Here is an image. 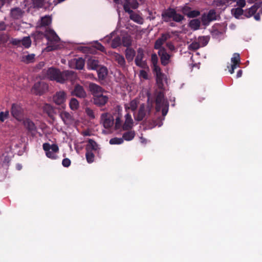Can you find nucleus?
<instances>
[{
	"mask_svg": "<svg viewBox=\"0 0 262 262\" xmlns=\"http://www.w3.org/2000/svg\"><path fill=\"white\" fill-rule=\"evenodd\" d=\"M45 77L51 80H55L57 82L63 83L66 80L70 78L71 76H74V73L72 71H65L61 72L58 70L50 68L43 71Z\"/></svg>",
	"mask_w": 262,
	"mask_h": 262,
	"instance_id": "obj_1",
	"label": "nucleus"
},
{
	"mask_svg": "<svg viewBox=\"0 0 262 262\" xmlns=\"http://www.w3.org/2000/svg\"><path fill=\"white\" fill-rule=\"evenodd\" d=\"M158 61V56L156 54L151 55V62L153 70L156 76L157 84L160 89H164L166 83V78L164 74L161 72L160 67L157 65Z\"/></svg>",
	"mask_w": 262,
	"mask_h": 262,
	"instance_id": "obj_2",
	"label": "nucleus"
},
{
	"mask_svg": "<svg viewBox=\"0 0 262 262\" xmlns=\"http://www.w3.org/2000/svg\"><path fill=\"white\" fill-rule=\"evenodd\" d=\"M45 36L48 40V46L45 49L47 52L57 49L59 47L60 38L54 30L48 29L46 31Z\"/></svg>",
	"mask_w": 262,
	"mask_h": 262,
	"instance_id": "obj_3",
	"label": "nucleus"
},
{
	"mask_svg": "<svg viewBox=\"0 0 262 262\" xmlns=\"http://www.w3.org/2000/svg\"><path fill=\"white\" fill-rule=\"evenodd\" d=\"M162 19L166 22L173 20L176 22H180L184 19L183 16L177 13L173 9H168L163 11L162 13Z\"/></svg>",
	"mask_w": 262,
	"mask_h": 262,
	"instance_id": "obj_4",
	"label": "nucleus"
},
{
	"mask_svg": "<svg viewBox=\"0 0 262 262\" xmlns=\"http://www.w3.org/2000/svg\"><path fill=\"white\" fill-rule=\"evenodd\" d=\"M168 103L164 98L163 94L160 92L156 97V110L157 111L162 110V115H166L168 111Z\"/></svg>",
	"mask_w": 262,
	"mask_h": 262,
	"instance_id": "obj_5",
	"label": "nucleus"
},
{
	"mask_svg": "<svg viewBox=\"0 0 262 262\" xmlns=\"http://www.w3.org/2000/svg\"><path fill=\"white\" fill-rule=\"evenodd\" d=\"M151 108L152 104L149 103L147 105L141 104L138 111L134 113L135 119L137 121L142 120L149 114Z\"/></svg>",
	"mask_w": 262,
	"mask_h": 262,
	"instance_id": "obj_6",
	"label": "nucleus"
},
{
	"mask_svg": "<svg viewBox=\"0 0 262 262\" xmlns=\"http://www.w3.org/2000/svg\"><path fill=\"white\" fill-rule=\"evenodd\" d=\"M43 149L46 152V156L51 159L55 160L58 158L59 148L56 144H50L44 143L42 145Z\"/></svg>",
	"mask_w": 262,
	"mask_h": 262,
	"instance_id": "obj_7",
	"label": "nucleus"
},
{
	"mask_svg": "<svg viewBox=\"0 0 262 262\" xmlns=\"http://www.w3.org/2000/svg\"><path fill=\"white\" fill-rule=\"evenodd\" d=\"M257 11H258V13L254 15V18L256 20H259L260 19L259 14L262 13V8L260 7V6L257 4L254 5L249 9L245 10L244 15L247 17H250L253 15Z\"/></svg>",
	"mask_w": 262,
	"mask_h": 262,
	"instance_id": "obj_8",
	"label": "nucleus"
},
{
	"mask_svg": "<svg viewBox=\"0 0 262 262\" xmlns=\"http://www.w3.org/2000/svg\"><path fill=\"white\" fill-rule=\"evenodd\" d=\"M67 99V93L63 91H60L56 93L54 95L53 100L57 105H61L62 107H66L65 102Z\"/></svg>",
	"mask_w": 262,
	"mask_h": 262,
	"instance_id": "obj_9",
	"label": "nucleus"
},
{
	"mask_svg": "<svg viewBox=\"0 0 262 262\" xmlns=\"http://www.w3.org/2000/svg\"><path fill=\"white\" fill-rule=\"evenodd\" d=\"M111 40H112L111 46L113 48H117L121 45V38L118 35H116L115 32H113L110 35L105 37L103 39V41L108 43Z\"/></svg>",
	"mask_w": 262,
	"mask_h": 262,
	"instance_id": "obj_10",
	"label": "nucleus"
},
{
	"mask_svg": "<svg viewBox=\"0 0 262 262\" xmlns=\"http://www.w3.org/2000/svg\"><path fill=\"white\" fill-rule=\"evenodd\" d=\"M232 2H236L238 8H242L246 5L245 0H214L213 5L216 6L226 5V4H231Z\"/></svg>",
	"mask_w": 262,
	"mask_h": 262,
	"instance_id": "obj_11",
	"label": "nucleus"
},
{
	"mask_svg": "<svg viewBox=\"0 0 262 262\" xmlns=\"http://www.w3.org/2000/svg\"><path fill=\"white\" fill-rule=\"evenodd\" d=\"M101 123L104 128L109 129L114 124V118L111 114L103 113L101 116Z\"/></svg>",
	"mask_w": 262,
	"mask_h": 262,
	"instance_id": "obj_12",
	"label": "nucleus"
},
{
	"mask_svg": "<svg viewBox=\"0 0 262 262\" xmlns=\"http://www.w3.org/2000/svg\"><path fill=\"white\" fill-rule=\"evenodd\" d=\"M231 64L230 67L228 66L227 68L229 69V72L231 74H232L234 70L239 67L241 63V58L239 54L238 53H234L231 59Z\"/></svg>",
	"mask_w": 262,
	"mask_h": 262,
	"instance_id": "obj_13",
	"label": "nucleus"
},
{
	"mask_svg": "<svg viewBox=\"0 0 262 262\" xmlns=\"http://www.w3.org/2000/svg\"><path fill=\"white\" fill-rule=\"evenodd\" d=\"M93 98L94 104L99 106L104 105L108 100V96L104 94V92Z\"/></svg>",
	"mask_w": 262,
	"mask_h": 262,
	"instance_id": "obj_14",
	"label": "nucleus"
},
{
	"mask_svg": "<svg viewBox=\"0 0 262 262\" xmlns=\"http://www.w3.org/2000/svg\"><path fill=\"white\" fill-rule=\"evenodd\" d=\"M12 43L15 45L22 46L26 48H28L31 45V40L30 37H25L23 39L15 38L13 39Z\"/></svg>",
	"mask_w": 262,
	"mask_h": 262,
	"instance_id": "obj_15",
	"label": "nucleus"
},
{
	"mask_svg": "<svg viewBox=\"0 0 262 262\" xmlns=\"http://www.w3.org/2000/svg\"><path fill=\"white\" fill-rule=\"evenodd\" d=\"M23 109L19 105L13 104L11 108V114L12 116L18 120L21 118Z\"/></svg>",
	"mask_w": 262,
	"mask_h": 262,
	"instance_id": "obj_16",
	"label": "nucleus"
},
{
	"mask_svg": "<svg viewBox=\"0 0 262 262\" xmlns=\"http://www.w3.org/2000/svg\"><path fill=\"white\" fill-rule=\"evenodd\" d=\"M87 68L89 70H96L99 68V61L94 57H90L87 60Z\"/></svg>",
	"mask_w": 262,
	"mask_h": 262,
	"instance_id": "obj_17",
	"label": "nucleus"
},
{
	"mask_svg": "<svg viewBox=\"0 0 262 262\" xmlns=\"http://www.w3.org/2000/svg\"><path fill=\"white\" fill-rule=\"evenodd\" d=\"M216 17V13L213 10L209 11L207 14H204L202 17V21L204 25H207L210 21L215 20Z\"/></svg>",
	"mask_w": 262,
	"mask_h": 262,
	"instance_id": "obj_18",
	"label": "nucleus"
},
{
	"mask_svg": "<svg viewBox=\"0 0 262 262\" xmlns=\"http://www.w3.org/2000/svg\"><path fill=\"white\" fill-rule=\"evenodd\" d=\"M71 94L79 98H84L86 96V93L83 87L79 84L75 85L74 90L71 92Z\"/></svg>",
	"mask_w": 262,
	"mask_h": 262,
	"instance_id": "obj_19",
	"label": "nucleus"
},
{
	"mask_svg": "<svg viewBox=\"0 0 262 262\" xmlns=\"http://www.w3.org/2000/svg\"><path fill=\"white\" fill-rule=\"evenodd\" d=\"M47 88L46 84L43 82H37L34 85L32 89V92L37 95H40L45 91Z\"/></svg>",
	"mask_w": 262,
	"mask_h": 262,
	"instance_id": "obj_20",
	"label": "nucleus"
},
{
	"mask_svg": "<svg viewBox=\"0 0 262 262\" xmlns=\"http://www.w3.org/2000/svg\"><path fill=\"white\" fill-rule=\"evenodd\" d=\"M124 9L126 12H131L130 8L136 9L138 7V3L136 0H124Z\"/></svg>",
	"mask_w": 262,
	"mask_h": 262,
	"instance_id": "obj_21",
	"label": "nucleus"
},
{
	"mask_svg": "<svg viewBox=\"0 0 262 262\" xmlns=\"http://www.w3.org/2000/svg\"><path fill=\"white\" fill-rule=\"evenodd\" d=\"M84 66V60L82 58H75L70 63V67L76 69L81 70Z\"/></svg>",
	"mask_w": 262,
	"mask_h": 262,
	"instance_id": "obj_22",
	"label": "nucleus"
},
{
	"mask_svg": "<svg viewBox=\"0 0 262 262\" xmlns=\"http://www.w3.org/2000/svg\"><path fill=\"white\" fill-rule=\"evenodd\" d=\"M60 116L62 121L66 124H71L74 122L72 116L69 113L67 112H61L60 113Z\"/></svg>",
	"mask_w": 262,
	"mask_h": 262,
	"instance_id": "obj_23",
	"label": "nucleus"
},
{
	"mask_svg": "<svg viewBox=\"0 0 262 262\" xmlns=\"http://www.w3.org/2000/svg\"><path fill=\"white\" fill-rule=\"evenodd\" d=\"M89 90L93 95V97L103 92V90L99 85L94 83L89 84Z\"/></svg>",
	"mask_w": 262,
	"mask_h": 262,
	"instance_id": "obj_24",
	"label": "nucleus"
},
{
	"mask_svg": "<svg viewBox=\"0 0 262 262\" xmlns=\"http://www.w3.org/2000/svg\"><path fill=\"white\" fill-rule=\"evenodd\" d=\"M143 57V52L142 50H139L138 51L137 56L135 59V62L137 66L142 68H146L147 67V65L146 62L142 60Z\"/></svg>",
	"mask_w": 262,
	"mask_h": 262,
	"instance_id": "obj_25",
	"label": "nucleus"
},
{
	"mask_svg": "<svg viewBox=\"0 0 262 262\" xmlns=\"http://www.w3.org/2000/svg\"><path fill=\"white\" fill-rule=\"evenodd\" d=\"M158 53L161 57L162 64L163 65L167 64L169 61L170 55L166 52L164 49L159 50Z\"/></svg>",
	"mask_w": 262,
	"mask_h": 262,
	"instance_id": "obj_26",
	"label": "nucleus"
},
{
	"mask_svg": "<svg viewBox=\"0 0 262 262\" xmlns=\"http://www.w3.org/2000/svg\"><path fill=\"white\" fill-rule=\"evenodd\" d=\"M125 122L123 125L122 127L124 130H128L133 126L134 121L130 115L128 113L125 115Z\"/></svg>",
	"mask_w": 262,
	"mask_h": 262,
	"instance_id": "obj_27",
	"label": "nucleus"
},
{
	"mask_svg": "<svg viewBox=\"0 0 262 262\" xmlns=\"http://www.w3.org/2000/svg\"><path fill=\"white\" fill-rule=\"evenodd\" d=\"M169 35L168 34H163L162 36L156 41L155 48L156 49H161L162 45L168 39Z\"/></svg>",
	"mask_w": 262,
	"mask_h": 262,
	"instance_id": "obj_28",
	"label": "nucleus"
},
{
	"mask_svg": "<svg viewBox=\"0 0 262 262\" xmlns=\"http://www.w3.org/2000/svg\"><path fill=\"white\" fill-rule=\"evenodd\" d=\"M35 54H28L24 53L21 56V61L26 63H29L34 61Z\"/></svg>",
	"mask_w": 262,
	"mask_h": 262,
	"instance_id": "obj_29",
	"label": "nucleus"
},
{
	"mask_svg": "<svg viewBox=\"0 0 262 262\" xmlns=\"http://www.w3.org/2000/svg\"><path fill=\"white\" fill-rule=\"evenodd\" d=\"M23 12L20 8H16L11 11V16L15 19L20 18L23 15Z\"/></svg>",
	"mask_w": 262,
	"mask_h": 262,
	"instance_id": "obj_30",
	"label": "nucleus"
},
{
	"mask_svg": "<svg viewBox=\"0 0 262 262\" xmlns=\"http://www.w3.org/2000/svg\"><path fill=\"white\" fill-rule=\"evenodd\" d=\"M98 149V145L92 139L89 140L86 147V151L94 152L97 151Z\"/></svg>",
	"mask_w": 262,
	"mask_h": 262,
	"instance_id": "obj_31",
	"label": "nucleus"
},
{
	"mask_svg": "<svg viewBox=\"0 0 262 262\" xmlns=\"http://www.w3.org/2000/svg\"><path fill=\"white\" fill-rule=\"evenodd\" d=\"M25 126L30 132L35 133L36 130V127L34 123L30 119H26L24 121Z\"/></svg>",
	"mask_w": 262,
	"mask_h": 262,
	"instance_id": "obj_32",
	"label": "nucleus"
},
{
	"mask_svg": "<svg viewBox=\"0 0 262 262\" xmlns=\"http://www.w3.org/2000/svg\"><path fill=\"white\" fill-rule=\"evenodd\" d=\"M128 13L130 14L129 17L130 19L139 24H142L143 23V19L142 17L140 16V15L137 13H134L132 10L131 12Z\"/></svg>",
	"mask_w": 262,
	"mask_h": 262,
	"instance_id": "obj_33",
	"label": "nucleus"
},
{
	"mask_svg": "<svg viewBox=\"0 0 262 262\" xmlns=\"http://www.w3.org/2000/svg\"><path fill=\"white\" fill-rule=\"evenodd\" d=\"M137 107V101L136 100H133L128 103H126L124 104V107L125 111L127 112L129 110H130L133 112H134Z\"/></svg>",
	"mask_w": 262,
	"mask_h": 262,
	"instance_id": "obj_34",
	"label": "nucleus"
},
{
	"mask_svg": "<svg viewBox=\"0 0 262 262\" xmlns=\"http://www.w3.org/2000/svg\"><path fill=\"white\" fill-rule=\"evenodd\" d=\"M183 13L188 17L192 18L196 17L200 14V12L197 10H189L188 8H185L183 10Z\"/></svg>",
	"mask_w": 262,
	"mask_h": 262,
	"instance_id": "obj_35",
	"label": "nucleus"
},
{
	"mask_svg": "<svg viewBox=\"0 0 262 262\" xmlns=\"http://www.w3.org/2000/svg\"><path fill=\"white\" fill-rule=\"evenodd\" d=\"M97 70L98 77L100 79H103L107 75V70L105 67H100Z\"/></svg>",
	"mask_w": 262,
	"mask_h": 262,
	"instance_id": "obj_36",
	"label": "nucleus"
},
{
	"mask_svg": "<svg viewBox=\"0 0 262 262\" xmlns=\"http://www.w3.org/2000/svg\"><path fill=\"white\" fill-rule=\"evenodd\" d=\"M125 55L127 60L128 61H131L133 60L135 55V52L134 50L130 48H127L125 51Z\"/></svg>",
	"mask_w": 262,
	"mask_h": 262,
	"instance_id": "obj_37",
	"label": "nucleus"
},
{
	"mask_svg": "<svg viewBox=\"0 0 262 262\" xmlns=\"http://www.w3.org/2000/svg\"><path fill=\"white\" fill-rule=\"evenodd\" d=\"M69 106L72 110L75 111L79 108V103L76 98H73L70 101Z\"/></svg>",
	"mask_w": 262,
	"mask_h": 262,
	"instance_id": "obj_38",
	"label": "nucleus"
},
{
	"mask_svg": "<svg viewBox=\"0 0 262 262\" xmlns=\"http://www.w3.org/2000/svg\"><path fill=\"white\" fill-rule=\"evenodd\" d=\"M51 23V18L49 16H45L41 18L39 24L38 25V27H43L48 26Z\"/></svg>",
	"mask_w": 262,
	"mask_h": 262,
	"instance_id": "obj_39",
	"label": "nucleus"
},
{
	"mask_svg": "<svg viewBox=\"0 0 262 262\" xmlns=\"http://www.w3.org/2000/svg\"><path fill=\"white\" fill-rule=\"evenodd\" d=\"M200 24L201 21L199 19H194L190 21L189 26L192 29L196 30L199 28Z\"/></svg>",
	"mask_w": 262,
	"mask_h": 262,
	"instance_id": "obj_40",
	"label": "nucleus"
},
{
	"mask_svg": "<svg viewBox=\"0 0 262 262\" xmlns=\"http://www.w3.org/2000/svg\"><path fill=\"white\" fill-rule=\"evenodd\" d=\"M114 57L115 60L118 62V63L120 66H122V67L124 66L125 61V59H124V57L122 56H121L117 53H115L114 55Z\"/></svg>",
	"mask_w": 262,
	"mask_h": 262,
	"instance_id": "obj_41",
	"label": "nucleus"
},
{
	"mask_svg": "<svg viewBox=\"0 0 262 262\" xmlns=\"http://www.w3.org/2000/svg\"><path fill=\"white\" fill-rule=\"evenodd\" d=\"M231 13L235 18H239L243 14L244 10L241 8H233L231 10Z\"/></svg>",
	"mask_w": 262,
	"mask_h": 262,
	"instance_id": "obj_42",
	"label": "nucleus"
},
{
	"mask_svg": "<svg viewBox=\"0 0 262 262\" xmlns=\"http://www.w3.org/2000/svg\"><path fill=\"white\" fill-rule=\"evenodd\" d=\"M199 42L201 47L205 46L209 41V37L208 36H201L196 39Z\"/></svg>",
	"mask_w": 262,
	"mask_h": 262,
	"instance_id": "obj_43",
	"label": "nucleus"
},
{
	"mask_svg": "<svg viewBox=\"0 0 262 262\" xmlns=\"http://www.w3.org/2000/svg\"><path fill=\"white\" fill-rule=\"evenodd\" d=\"M135 135L134 131L127 132L123 134V139L126 141H130L134 138Z\"/></svg>",
	"mask_w": 262,
	"mask_h": 262,
	"instance_id": "obj_44",
	"label": "nucleus"
},
{
	"mask_svg": "<svg viewBox=\"0 0 262 262\" xmlns=\"http://www.w3.org/2000/svg\"><path fill=\"white\" fill-rule=\"evenodd\" d=\"M201 48L199 42L196 39H194L188 46V49L191 50H196Z\"/></svg>",
	"mask_w": 262,
	"mask_h": 262,
	"instance_id": "obj_45",
	"label": "nucleus"
},
{
	"mask_svg": "<svg viewBox=\"0 0 262 262\" xmlns=\"http://www.w3.org/2000/svg\"><path fill=\"white\" fill-rule=\"evenodd\" d=\"M86 159L87 162L89 163H92L94 161V152L86 151Z\"/></svg>",
	"mask_w": 262,
	"mask_h": 262,
	"instance_id": "obj_46",
	"label": "nucleus"
},
{
	"mask_svg": "<svg viewBox=\"0 0 262 262\" xmlns=\"http://www.w3.org/2000/svg\"><path fill=\"white\" fill-rule=\"evenodd\" d=\"M42 108L44 112H46L49 115H51L53 112V107L49 104H45Z\"/></svg>",
	"mask_w": 262,
	"mask_h": 262,
	"instance_id": "obj_47",
	"label": "nucleus"
},
{
	"mask_svg": "<svg viewBox=\"0 0 262 262\" xmlns=\"http://www.w3.org/2000/svg\"><path fill=\"white\" fill-rule=\"evenodd\" d=\"M110 143L113 144H121L123 142V139L121 138H114L110 140Z\"/></svg>",
	"mask_w": 262,
	"mask_h": 262,
	"instance_id": "obj_48",
	"label": "nucleus"
},
{
	"mask_svg": "<svg viewBox=\"0 0 262 262\" xmlns=\"http://www.w3.org/2000/svg\"><path fill=\"white\" fill-rule=\"evenodd\" d=\"M122 43L124 46H129L131 45L132 40L129 36H124L122 39Z\"/></svg>",
	"mask_w": 262,
	"mask_h": 262,
	"instance_id": "obj_49",
	"label": "nucleus"
},
{
	"mask_svg": "<svg viewBox=\"0 0 262 262\" xmlns=\"http://www.w3.org/2000/svg\"><path fill=\"white\" fill-rule=\"evenodd\" d=\"M9 116V112H1L0 113V121L1 122H4L6 119L8 118Z\"/></svg>",
	"mask_w": 262,
	"mask_h": 262,
	"instance_id": "obj_50",
	"label": "nucleus"
},
{
	"mask_svg": "<svg viewBox=\"0 0 262 262\" xmlns=\"http://www.w3.org/2000/svg\"><path fill=\"white\" fill-rule=\"evenodd\" d=\"M62 164L64 167H68L71 164V161L68 158H65L62 160Z\"/></svg>",
	"mask_w": 262,
	"mask_h": 262,
	"instance_id": "obj_51",
	"label": "nucleus"
},
{
	"mask_svg": "<svg viewBox=\"0 0 262 262\" xmlns=\"http://www.w3.org/2000/svg\"><path fill=\"white\" fill-rule=\"evenodd\" d=\"M85 112H86V114L90 117H91V118H95V115H94V112H93V110H92L91 109H90L89 108H86V110H85Z\"/></svg>",
	"mask_w": 262,
	"mask_h": 262,
	"instance_id": "obj_52",
	"label": "nucleus"
},
{
	"mask_svg": "<svg viewBox=\"0 0 262 262\" xmlns=\"http://www.w3.org/2000/svg\"><path fill=\"white\" fill-rule=\"evenodd\" d=\"M122 125V122L120 117H117L116 119L115 127L116 129L119 128Z\"/></svg>",
	"mask_w": 262,
	"mask_h": 262,
	"instance_id": "obj_53",
	"label": "nucleus"
},
{
	"mask_svg": "<svg viewBox=\"0 0 262 262\" xmlns=\"http://www.w3.org/2000/svg\"><path fill=\"white\" fill-rule=\"evenodd\" d=\"M94 47L97 49H98V50H99L100 51H104V47L101 44H100V43H99L98 42H96L95 43Z\"/></svg>",
	"mask_w": 262,
	"mask_h": 262,
	"instance_id": "obj_54",
	"label": "nucleus"
},
{
	"mask_svg": "<svg viewBox=\"0 0 262 262\" xmlns=\"http://www.w3.org/2000/svg\"><path fill=\"white\" fill-rule=\"evenodd\" d=\"M140 78L146 79L148 78V74L145 71L142 70L140 72Z\"/></svg>",
	"mask_w": 262,
	"mask_h": 262,
	"instance_id": "obj_55",
	"label": "nucleus"
},
{
	"mask_svg": "<svg viewBox=\"0 0 262 262\" xmlns=\"http://www.w3.org/2000/svg\"><path fill=\"white\" fill-rule=\"evenodd\" d=\"M6 28V25L4 22H0V30H5Z\"/></svg>",
	"mask_w": 262,
	"mask_h": 262,
	"instance_id": "obj_56",
	"label": "nucleus"
},
{
	"mask_svg": "<svg viewBox=\"0 0 262 262\" xmlns=\"http://www.w3.org/2000/svg\"><path fill=\"white\" fill-rule=\"evenodd\" d=\"M167 47L170 50H173L174 49V47L171 43H168L167 44Z\"/></svg>",
	"mask_w": 262,
	"mask_h": 262,
	"instance_id": "obj_57",
	"label": "nucleus"
},
{
	"mask_svg": "<svg viewBox=\"0 0 262 262\" xmlns=\"http://www.w3.org/2000/svg\"><path fill=\"white\" fill-rule=\"evenodd\" d=\"M242 73H243L242 70H239L237 73V75H236L237 78L241 77L242 76Z\"/></svg>",
	"mask_w": 262,
	"mask_h": 262,
	"instance_id": "obj_58",
	"label": "nucleus"
},
{
	"mask_svg": "<svg viewBox=\"0 0 262 262\" xmlns=\"http://www.w3.org/2000/svg\"><path fill=\"white\" fill-rule=\"evenodd\" d=\"M34 1V2L36 3L37 4H40L42 3V2L44 1V0H33Z\"/></svg>",
	"mask_w": 262,
	"mask_h": 262,
	"instance_id": "obj_59",
	"label": "nucleus"
},
{
	"mask_svg": "<svg viewBox=\"0 0 262 262\" xmlns=\"http://www.w3.org/2000/svg\"><path fill=\"white\" fill-rule=\"evenodd\" d=\"M149 15H151L148 17L150 19H154L155 18V17L151 14L150 12H149Z\"/></svg>",
	"mask_w": 262,
	"mask_h": 262,
	"instance_id": "obj_60",
	"label": "nucleus"
},
{
	"mask_svg": "<svg viewBox=\"0 0 262 262\" xmlns=\"http://www.w3.org/2000/svg\"><path fill=\"white\" fill-rule=\"evenodd\" d=\"M21 167H22V166H21V165H20V164H17V165H16V168H17L18 170H20V169H21Z\"/></svg>",
	"mask_w": 262,
	"mask_h": 262,
	"instance_id": "obj_61",
	"label": "nucleus"
},
{
	"mask_svg": "<svg viewBox=\"0 0 262 262\" xmlns=\"http://www.w3.org/2000/svg\"><path fill=\"white\" fill-rule=\"evenodd\" d=\"M257 0H247L248 2L250 4H252L255 3Z\"/></svg>",
	"mask_w": 262,
	"mask_h": 262,
	"instance_id": "obj_62",
	"label": "nucleus"
},
{
	"mask_svg": "<svg viewBox=\"0 0 262 262\" xmlns=\"http://www.w3.org/2000/svg\"><path fill=\"white\" fill-rule=\"evenodd\" d=\"M114 2H115V3H118L119 2V0H114Z\"/></svg>",
	"mask_w": 262,
	"mask_h": 262,
	"instance_id": "obj_63",
	"label": "nucleus"
},
{
	"mask_svg": "<svg viewBox=\"0 0 262 262\" xmlns=\"http://www.w3.org/2000/svg\"><path fill=\"white\" fill-rule=\"evenodd\" d=\"M161 125H162V124H158V126H159V127H160V126H161Z\"/></svg>",
	"mask_w": 262,
	"mask_h": 262,
	"instance_id": "obj_64",
	"label": "nucleus"
}]
</instances>
